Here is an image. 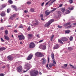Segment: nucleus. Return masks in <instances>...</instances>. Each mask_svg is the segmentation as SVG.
I'll return each instance as SVG.
<instances>
[{
    "mask_svg": "<svg viewBox=\"0 0 76 76\" xmlns=\"http://www.w3.org/2000/svg\"><path fill=\"white\" fill-rule=\"evenodd\" d=\"M14 32H15V33H16V32H17V30H14Z\"/></svg>",
    "mask_w": 76,
    "mask_h": 76,
    "instance_id": "obj_61",
    "label": "nucleus"
},
{
    "mask_svg": "<svg viewBox=\"0 0 76 76\" xmlns=\"http://www.w3.org/2000/svg\"><path fill=\"white\" fill-rule=\"evenodd\" d=\"M38 71L32 70L30 72V74L31 76H36L38 75Z\"/></svg>",
    "mask_w": 76,
    "mask_h": 76,
    "instance_id": "obj_1",
    "label": "nucleus"
},
{
    "mask_svg": "<svg viewBox=\"0 0 76 76\" xmlns=\"http://www.w3.org/2000/svg\"><path fill=\"white\" fill-rule=\"evenodd\" d=\"M0 29L1 30H3L4 29V28L1 27V28Z\"/></svg>",
    "mask_w": 76,
    "mask_h": 76,
    "instance_id": "obj_54",
    "label": "nucleus"
},
{
    "mask_svg": "<svg viewBox=\"0 0 76 76\" xmlns=\"http://www.w3.org/2000/svg\"><path fill=\"white\" fill-rule=\"evenodd\" d=\"M41 20H43V21H44V20L43 19V18H41Z\"/></svg>",
    "mask_w": 76,
    "mask_h": 76,
    "instance_id": "obj_63",
    "label": "nucleus"
},
{
    "mask_svg": "<svg viewBox=\"0 0 76 76\" xmlns=\"http://www.w3.org/2000/svg\"><path fill=\"white\" fill-rule=\"evenodd\" d=\"M28 67H29V64L27 63H26L25 66V67L27 69V70L26 71H23V73H25V72H26L27 71H28V70H29L30 69V68H28Z\"/></svg>",
    "mask_w": 76,
    "mask_h": 76,
    "instance_id": "obj_4",
    "label": "nucleus"
},
{
    "mask_svg": "<svg viewBox=\"0 0 76 76\" xmlns=\"http://www.w3.org/2000/svg\"><path fill=\"white\" fill-rule=\"evenodd\" d=\"M30 29H31V27H30V26H29L28 28L27 29V30L28 31H29V30H30Z\"/></svg>",
    "mask_w": 76,
    "mask_h": 76,
    "instance_id": "obj_45",
    "label": "nucleus"
},
{
    "mask_svg": "<svg viewBox=\"0 0 76 76\" xmlns=\"http://www.w3.org/2000/svg\"><path fill=\"white\" fill-rule=\"evenodd\" d=\"M73 37L72 36H71L69 38V40L70 41L73 40Z\"/></svg>",
    "mask_w": 76,
    "mask_h": 76,
    "instance_id": "obj_29",
    "label": "nucleus"
},
{
    "mask_svg": "<svg viewBox=\"0 0 76 76\" xmlns=\"http://www.w3.org/2000/svg\"><path fill=\"white\" fill-rule=\"evenodd\" d=\"M53 63L54 64H56V62L55 61V59H54L53 61Z\"/></svg>",
    "mask_w": 76,
    "mask_h": 76,
    "instance_id": "obj_34",
    "label": "nucleus"
},
{
    "mask_svg": "<svg viewBox=\"0 0 76 76\" xmlns=\"http://www.w3.org/2000/svg\"><path fill=\"white\" fill-rule=\"evenodd\" d=\"M57 13L58 15H60V13H61V12H60V11H58L57 12Z\"/></svg>",
    "mask_w": 76,
    "mask_h": 76,
    "instance_id": "obj_44",
    "label": "nucleus"
},
{
    "mask_svg": "<svg viewBox=\"0 0 76 76\" xmlns=\"http://www.w3.org/2000/svg\"><path fill=\"white\" fill-rule=\"evenodd\" d=\"M1 42H4V39H3L2 38H1Z\"/></svg>",
    "mask_w": 76,
    "mask_h": 76,
    "instance_id": "obj_40",
    "label": "nucleus"
},
{
    "mask_svg": "<svg viewBox=\"0 0 76 76\" xmlns=\"http://www.w3.org/2000/svg\"><path fill=\"white\" fill-rule=\"evenodd\" d=\"M39 24V23L38 22V21H36V23H34L33 24V26H36V25H38Z\"/></svg>",
    "mask_w": 76,
    "mask_h": 76,
    "instance_id": "obj_18",
    "label": "nucleus"
},
{
    "mask_svg": "<svg viewBox=\"0 0 76 76\" xmlns=\"http://www.w3.org/2000/svg\"><path fill=\"white\" fill-rule=\"evenodd\" d=\"M28 12L27 10L24 11V13H28Z\"/></svg>",
    "mask_w": 76,
    "mask_h": 76,
    "instance_id": "obj_59",
    "label": "nucleus"
},
{
    "mask_svg": "<svg viewBox=\"0 0 76 76\" xmlns=\"http://www.w3.org/2000/svg\"><path fill=\"white\" fill-rule=\"evenodd\" d=\"M18 38L20 41H22V39H25V36L21 34L18 36Z\"/></svg>",
    "mask_w": 76,
    "mask_h": 76,
    "instance_id": "obj_5",
    "label": "nucleus"
},
{
    "mask_svg": "<svg viewBox=\"0 0 76 76\" xmlns=\"http://www.w3.org/2000/svg\"><path fill=\"white\" fill-rule=\"evenodd\" d=\"M65 32L66 34H69L70 32V31L69 30H66L65 31Z\"/></svg>",
    "mask_w": 76,
    "mask_h": 76,
    "instance_id": "obj_28",
    "label": "nucleus"
},
{
    "mask_svg": "<svg viewBox=\"0 0 76 76\" xmlns=\"http://www.w3.org/2000/svg\"><path fill=\"white\" fill-rule=\"evenodd\" d=\"M20 44H21V45H22V44H23V43H22V42H20Z\"/></svg>",
    "mask_w": 76,
    "mask_h": 76,
    "instance_id": "obj_62",
    "label": "nucleus"
},
{
    "mask_svg": "<svg viewBox=\"0 0 76 76\" xmlns=\"http://www.w3.org/2000/svg\"><path fill=\"white\" fill-rule=\"evenodd\" d=\"M61 10L62 12V13H64L65 11L66 10H65V8L62 7L61 8Z\"/></svg>",
    "mask_w": 76,
    "mask_h": 76,
    "instance_id": "obj_19",
    "label": "nucleus"
},
{
    "mask_svg": "<svg viewBox=\"0 0 76 76\" xmlns=\"http://www.w3.org/2000/svg\"><path fill=\"white\" fill-rule=\"evenodd\" d=\"M41 47L42 49H43V50H45V49H46V45H42V46H41Z\"/></svg>",
    "mask_w": 76,
    "mask_h": 76,
    "instance_id": "obj_21",
    "label": "nucleus"
},
{
    "mask_svg": "<svg viewBox=\"0 0 76 76\" xmlns=\"http://www.w3.org/2000/svg\"><path fill=\"white\" fill-rule=\"evenodd\" d=\"M46 67H48V64H47Z\"/></svg>",
    "mask_w": 76,
    "mask_h": 76,
    "instance_id": "obj_60",
    "label": "nucleus"
},
{
    "mask_svg": "<svg viewBox=\"0 0 76 76\" xmlns=\"http://www.w3.org/2000/svg\"><path fill=\"white\" fill-rule=\"evenodd\" d=\"M73 24L74 25H76V23H73Z\"/></svg>",
    "mask_w": 76,
    "mask_h": 76,
    "instance_id": "obj_64",
    "label": "nucleus"
},
{
    "mask_svg": "<svg viewBox=\"0 0 76 76\" xmlns=\"http://www.w3.org/2000/svg\"><path fill=\"white\" fill-rule=\"evenodd\" d=\"M51 1V0H50V1H49L48 2H47L45 5V6H47V4H48V3H49V2H50Z\"/></svg>",
    "mask_w": 76,
    "mask_h": 76,
    "instance_id": "obj_43",
    "label": "nucleus"
},
{
    "mask_svg": "<svg viewBox=\"0 0 76 76\" xmlns=\"http://www.w3.org/2000/svg\"><path fill=\"white\" fill-rule=\"evenodd\" d=\"M53 22H54V20L53 19H51L49 21L48 23L45 25V27H48L49 26H50L51 25V23Z\"/></svg>",
    "mask_w": 76,
    "mask_h": 76,
    "instance_id": "obj_2",
    "label": "nucleus"
},
{
    "mask_svg": "<svg viewBox=\"0 0 76 76\" xmlns=\"http://www.w3.org/2000/svg\"><path fill=\"white\" fill-rule=\"evenodd\" d=\"M22 66H20L17 68V70L18 72H22Z\"/></svg>",
    "mask_w": 76,
    "mask_h": 76,
    "instance_id": "obj_7",
    "label": "nucleus"
},
{
    "mask_svg": "<svg viewBox=\"0 0 76 76\" xmlns=\"http://www.w3.org/2000/svg\"><path fill=\"white\" fill-rule=\"evenodd\" d=\"M7 27H9L10 28L12 27V26L11 25H9L7 26Z\"/></svg>",
    "mask_w": 76,
    "mask_h": 76,
    "instance_id": "obj_58",
    "label": "nucleus"
},
{
    "mask_svg": "<svg viewBox=\"0 0 76 76\" xmlns=\"http://www.w3.org/2000/svg\"><path fill=\"white\" fill-rule=\"evenodd\" d=\"M6 50V48L4 47H1L0 48V51H3V50Z\"/></svg>",
    "mask_w": 76,
    "mask_h": 76,
    "instance_id": "obj_22",
    "label": "nucleus"
},
{
    "mask_svg": "<svg viewBox=\"0 0 76 76\" xmlns=\"http://www.w3.org/2000/svg\"><path fill=\"white\" fill-rule=\"evenodd\" d=\"M33 37V35L32 34H28V38L29 39H31Z\"/></svg>",
    "mask_w": 76,
    "mask_h": 76,
    "instance_id": "obj_12",
    "label": "nucleus"
},
{
    "mask_svg": "<svg viewBox=\"0 0 76 76\" xmlns=\"http://www.w3.org/2000/svg\"><path fill=\"white\" fill-rule=\"evenodd\" d=\"M57 9V8H53V10H52V12H53V11H54L55 10H56Z\"/></svg>",
    "mask_w": 76,
    "mask_h": 76,
    "instance_id": "obj_47",
    "label": "nucleus"
},
{
    "mask_svg": "<svg viewBox=\"0 0 76 76\" xmlns=\"http://www.w3.org/2000/svg\"><path fill=\"white\" fill-rule=\"evenodd\" d=\"M68 50L69 51H72L73 50V49L71 47H69L68 48Z\"/></svg>",
    "mask_w": 76,
    "mask_h": 76,
    "instance_id": "obj_26",
    "label": "nucleus"
},
{
    "mask_svg": "<svg viewBox=\"0 0 76 76\" xmlns=\"http://www.w3.org/2000/svg\"><path fill=\"white\" fill-rule=\"evenodd\" d=\"M57 27L58 28H62V26H60L59 25H58V26Z\"/></svg>",
    "mask_w": 76,
    "mask_h": 76,
    "instance_id": "obj_42",
    "label": "nucleus"
},
{
    "mask_svg": "<svg viewBox=\"0 0 76 76\" xmlns=\"http://www.w3.org/2000/svg\"><path fill=\"white\" fill-rule=\"evenodd\" d=\"M61 40L63 41V42H65L66 41L68 40V39L66 37H63L61 38Z\"/></svg>",
    "mask_w": 76,
    "mask_h": 76,
    "instance_id": "obj_10",
    "label": "nucleus"
},
{
    "mask_svg": "<svg viewBox=\"0 0 76 76\" xmlns=\"http://www.w3.org/2000/svg\"><path fill=\"white\" fill-rule=\"evenodd\" d=\"M41 60H42V64H45V63H46V62H47V61H46V59L44 58H43L41 59Z\"/></svg>",
    "mask_w": 76,
    "mask_h": 76,
    "instance_id": "obj_8",
    "label": "nucleus"
},
{
    "mask_svg": "<svg viewBox=\"0 0 76 76\" xmlns=\"http://www.w3.org/2000/svg\"><path fill=\"white\" fill-rule=\"evenodd\" d=\"M42 41H43V40H42L39 41V42H42Z\"/></svg>",
    "mask_w": 76,
    "mask_h": 76,
    "instance_id": "obj_56",
    "label": "nucleus"
},
{
    "mask_svg": "<svg viewBox=\"0 0 76 76\" xmlns=\"http://www.w3.org/2000/svg\"><path fill=\"white\" fill-rule=\"evenodd\" d=\"M69 3H70V4H72V3H73V0H69Z\"/></svg>",
    "mask_w": 76,
    "mask_h": 76,
    "instance_id": "obj_35",
    "label": "nucleus"
},
{
    "mask_svg": "<svg viewBox=\"0 0 76 76\" xmlns=\"http://www.w3.org/2000/svg\"><path fill=\"white\" fill-rule=\"evenodd\" d=\"M31 12H34V8H31Z\"/></svg>",
    "mask_w": 76,
    "mask_h": 76,
    "instance_id": "obj_39",
    "label": "nucleus"
},
{
    "mask_svg": "<svg viewBox=\"0 0 76 76\" xmlns=\"http://www.w3.org/2000/svg\"><path fill=\"white\" fill-rule=\"evenodd\" d=\"M4 36L5 38V39H6V40H9V39H10V38H9V37L8 36L6 35H4Z\"/></svg>",
    "mask_w": 76,
    "mask_h": 76,
    "instance_id": "obj_17",
    "label": "nucleus"
},
{
    "mask_svg": "<svg viewBox=\"0 0 76 76\" xmlns=\"http://www.w3.org/2000/svg\"><path fill=\"white\" fill-rule=\"evenodd\" d=\"M7 58L9 60H12L13 59V57L11 55L8 56L7 57Z\"/></svg>",
    "mask_w": 76,
    "mask_h": 76,
    "instance_id": "obj_15",
    "label": "nucleus"
},
{
    "mask_svg": "<svg viewBox=\"0 0 76 76\" xmlns=\"http://www.w3.org/2000/svg\"><path fill=\"white\" fill-rule=\"evenodd\" d=\"M70 25V23L69 22L64 24V26H69V25Z\"/></svg>",
    "mask_w": 76,
    "mask_h": 76,
    "instance_id": "obj_25",
    "label": "nucleus"
},
{
    "mask_svg": "<svg viewBox=\"0 0 76 76\" xmlns=\"http://www.w3.org/2000/svg\"><path fill=\"white\" fill-rule=\"evenodd\" d=\"M48 63H50V58L49 57H48Z\"/></svg>",
    "mask_w": 76,
    "mask_h": 76,
    "instance_id": "obj_48",
    "label": "nucleus"
},
{
    "mask_svg": "<svg viewBox=\"0 0 76 76\" xmlns=\"http://www.w3.org/2000/svg\"><path fill=\"white\" fill-rule=\"evenodd\" d=\"M5 33L6 35H7V34H8V31H7V30H5Z\"/></svg>",
    "mask_w": 76,
    "mask_h": 76,
    "instance_id": "obj_33",
    "label": "nucleus"
},
{
    "mask_svg": "<svg viewBox=\"0 0 76 76\" xmlns=\"http://www.w3.org/2000/svg\"><path fill=\"white\" fill-rule=\"evenodd\" d=\"M10 9L8 8V9H7V12L8 13H9L10 12Z\"/></svg>",
    "mask_w": 76,
    "mask_h": 76,
    "instance_id": "obj_32",
    "label": "nucleus"
},
{
    "mask_svg": "<svg viewBox=\"0 0 76 76\" xmlns=\"http://www.w3.org/2000/svg\"><path fill=\"white\" fill-rule=\"evenodd\" d=\"M8 2L10 4H12L13 3V1H12L11 0H9Z\"/></svg>",
    "mask_w": 76,
    "mask_h": 76,
    "instance_id": "obj_30",
    "label": "nucleus"
},
{
    "mask_svg": "<svg viewBox=\"0 0 76 76\" xmlns=\"http://www.w3.org/2000/svg\"><path fill=\"white\" fill-rule=\"evenodd\" d=\"M30 48H33L35 47V45L33 42H31L29 45Z\"/></svg>",
    "mask_w": 76,
    "mask_h": 76,
    "instance_id": "obj_6",
    "label": "nucleus"
},
{
    "mask_svg": "<svg viewBox=\"0 0 76 76\" xmlns=\"http://www.w3.org/2000/svg\"><path fill=\"white\" fill-rule=\"evenodd\" d=\"M65 13L66 14H69L70 13V11L68 10H65Z\"/></svg>",
    "mask_w": 76,
    "mask_h": 76,
    "instance_id": "obj_23",
    "label": "nucleus"
},
{
    "mask_svg": "<svg viewBox=\"0 0 76 76\" xmlns=\"http://www.w3.org/2000/svg\"><path fill=\"white\" fill-rule=\"evenodd\" d=\"M71 27H72V26L70 25V26L67 27V29H69V28H71Z\"/></svg>",
    "mask_w": 76,
    "mask_h": 76,
    "instance_id": "obj_41",
    "label": "nucleus"
},
{
    "mask_svg": "<svg viewBox=\"0 0 76 76\" xmlns=\"http://www.w3.org/2000/svg\"><path fill=\"white\" fill-rule=\"evenodd\" d=\"M59 47H60V45H58V44H56V45L54 46L53 47V49L54 50L58 49Z\"/></svg>",
    "mask_w": 76,
    "mask_h": 76,
    "instance_id": "obj_11",
    "label": "nucleus"
},
{
    "mask_svg": "<svg viewBox=\"0 0 76 76\" xmlns=\"http://www.w3.org/2000/svg\"><path fill=\"white\" fill-rule=\"evenodd\" d=\"M45 16H48L51 13V12H48V10H46L45 12Z\"/></svg>",
    "mask_w": 76,
    "mask_h": 76,
    "instance_id": "obj_13",
    "label": "nucleus"
},
{
    "mask_svg": "<svg viewBox=\"0 0 76 76\" xmlns=\"http://www.w3.org/2000/svg\"><path fill=\"white\" fill-rule=\"evenodd\" d=\"M31 4V2H28L27 3V4Z\"/></svg>",
    "mask_w": 76,
    "mask_h": 76,
    "instance_id": "obj_52",
    "label": "nucleus"
},
{
    "mask_svg": "<svg viewBox=\"0 0 76 76\" xmlns=\"http://www.w3.org/2000/svg\"><path fill=\"white\" fill-rule=\"evenodd\" d=\"M51 57L52 59H54V54L53 53H51Z\"/></svg>",
    "mask_w": 76,
    "mask_h": 76,
    "instance_id": "obj_24",
    "label": "nucleus"
},
{
    "mask_svg": "<svg viewBox=\"0 0 76 76\" xmlns=\"http://www.w3.org/2000/svg\"><path fill=\"white\" fill-rule=\"evenodd\" d=\"M16 16V15L15 14H13L11 16L10 18V19H11V20H13V18H15V17Z\"/></svg>",
    "mask_w": 76,
    "mask_h": 76,
    "instance_id": "obj_9",
    "label": "nucleus"
},
{
    "mask_svg": "<svg viewBox=\"0 0 76 76\" xmlns=\"http://www.w3.org/2000/svg\"><path fill=\"white\" fill-rule=\"evenodd\" d=\"M63 6V4H59V7H62V6Z\"/></svg>",
    "mask_w": 76,
    "mask_h": 76,
    "instance_id": "obj_49",
    "label": "nucleus"
},
{
    "mask_svg": "<svg viewBox=\"0 0 76 76\" xmlns=\"http://www.w3.org/2000/svg\"><path fill=\"white\" fill-rule=\"evenodd\" d=\"M49 67L50 68L52 67V65H51V64H50L49 65Z\"/></svg>",
    "mask_w": 76,
    "mask_h": 76,
    "instance_id": "obj_55",
    "label": "nucleus"
},
{
    "mask_svg": "<svg viewBox=\"0 0 76 76\" xmlns=\"http://www.w3.org/2000/svg\"><path fill=\"white\" fill-rule=\"evenodd\" d=\"M68 9H69V10H72L73 9V8L72 7H69L68 8Z\"/></svg>",
    "mask_w": 76,
    "mask_h": 76,
    "instance_id": "obj_31",
    "label": "nucleus"
},
{
    "mask_svg": "<svg viewBox=\"0 0 76 76\" xmlns=\"http://www.w3.org/2000/svg\"><path fill=\"white\" fill-rule=\"evenodd\" d=\"M40 16L41 18H42V17L44 16V15L42 14L40 15Z\"/></svg>",
    "mask_w": 76,
    "mask_h": 76,
    "instance_id": "obj_53",
    "label": "nucleus"
},
{
    "mask_svg": "<svg viewBox=\"0 0 76 76\" xmlns=\"http://www.w3.org/2000/svg\"><path fill=\"white\" fill-rule=\"evenodd\" d=\"M64 67H66L67 66V64H64Z\"/></svg>",
    "mask_w": 76,
    "mask_h": 76,
    "instance_id": "obj_51",
    "label": "nucleus"
},
{
    "mask_svg": "<svg viewBox=\"0 0 76 76\" xmlns=\"http://www.w3.org/2000/svg\"><path fill=\"white\" fill-rule=\"evenodd\" d=\"M33 56V55L32 54H30L28 56V57L27 58V60H31L32 59V57Z\"/></svg>",
    "mask_w": 76,
    "mask_h": 76,
    "instance_id": "obj_14",
    "label": "nucleus"
},
{
    "mask_svg": "<svg viewBox=\"0 0 76 76\" xmlns=\"http://www.w3.org/2000/svg\"><path fill=\"white\" fill-rule=\"evenodd\" d=\"M58 42H59L61 43V44H63V42H62V40L61 39H58Z\"/></svg>",
    "mask_w": 76,
    "mask_h": 76,
    "instance_id": "obj_27",
    "label": "nucleus"
},
{
    "mask_svg": "<svg viewBox=\"0 0 76 76\" xmlns=\"http://www.w3.org/2000/svg\"><path fill=\"white\" fill-rule=\"evenodd\" d=\"M6 5L5 4H3L2 5V7H3V8H4V7H6Z\"/></svg>",
    "mask_w": 76,
    "mask_h": 76,
    "instance_id": "obj_38",
    "label": "nucleus"
},
{
    "mask_svg": "<svg viewBox=\"0 0 76 76\" xmlns=\"http://www.w3.org/2000/svg\"><path fill=\"white\" fill-rule=\"evenodd\" d=\"M44 2H43V3H42V4H41L42 6H44Z\"/></svg>",
    "mask_w": 76,
    "mask_h": 76,
    "instance_id": "obj_57",
    "label": "nucleus"
},
{
    "mask_svg": "<svg viewBox=\"0 0 76 76\" xmlns=\"http://www.w3.org/2000/svg\"><path fill=\"white\" fill-rule=\"evenodd\" d=\"M37 38H40V36H39V34H37Z\"/></svg>",
    "mask_w": 76,
    "mask_h": 76,
    "instance_id": "obj_50",
    "label": "nucleus"
},
{
    "mask_svg": "<svg viewBox=\"0 0 76 76\" xmlns=\"http://www.w3.org/2000/svg\"><path fill=\"white\" fill-rule=\"evenodd\" d=\"M0 76H4V74L3 73H1L0 74Z\"/></svg>",
    "mask_w": 76,
    "mask_h": 76,
    "instance_id": "obj_46",
    "label": "nucleus"
},
{
    "mask_svg": "<svg viewBox=\"0 0 76 76\" xmlns=\"http://www.w3.org/2000/svg\"><path fill=\"white\" fill-rule=\"evenodd\" d=\"M56 0H52L53 1L51 2L50 4V5H51L53 3V2H54V1H56Z\"/></svg>",
    "mask_w": 76,
    "mask_h": 76,
    "instance_id": "obj_36",
    "label": "nucleus"
},
{
    "mask_svg": "<svg viewBox=\"0 0 76 76\" xmlns=\"http://www.w3.org/2000/svg\"><path fill=\"white\" fill-rule=\"evenodd\" d=\"M19 28H23V26L21 24L19 26Z\"/></svg>",
    "mask_w": 76,
    "mask_h": 76,
    "instance_id": "obj_37",
    "label": "nucleus"
},
{
    "mask_svg": "<svg viewBox=\"0 0 76 76\" xmlns=\"http://www.w3.org/2000/svg\"><path fill=\"white\" fill-rule=\"evenodd\" d=\"M35 55L38 57H42L44 56L43 53L39 52H37L35 53Z\"/></svg>",
    "mask_w": 76,
    "mask_h": 76,
    "instance_id": "obj_3",
    "label": "nucleus"
},
{
    "mask_svg": "<svg viewBox=\"0 0 76 76\" xmlns=\"http://www.w3.org/2000/svg\"><path fill=\"white\" fill-rule=\"evenodd\" d=\"M12 7H13V8H14V9H15V10H16V11H17V10H18V8H17V7H16L15 5H12Z\"/></svg>",
    "mask_w": 76,
    "mask_h": 76,
    "instance_id": "obj_20",
    "label": "nucleus"
},
{
    "mask_svg": "<svg viewBox=\"0 0 76 76\" xmlns=\"http://www.w3.org/2000/svg\"><path fill=\"white\" fill-rule=\"evenodd\" d=\"M0 15L2 17H3L6 16V13L4 11H2L1 12V13Z\"/></svg>",
    "mask_w": 76,
    "mask_h": 76,
    "instance_id": "obj_16",
    "label": "nucleus"
}]
</instances>
